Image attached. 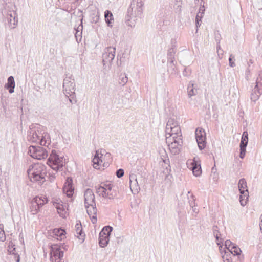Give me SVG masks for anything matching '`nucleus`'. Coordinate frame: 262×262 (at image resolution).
Instances as JSON below:
<instances>
[{
    "label": "nucleus",
    "instance_id": "1",
    "mask_svg": "<svg viewBox=\"0 0 262 262\" xmlns=\"http://www.w3.org/2000/svg\"><path fill=\"white\" fill-rule=\"evenodd\" d=\"M143 6L144 3L142 0L131 2L125 18V22L127 26L130 27L135 26L137 18L141 17Z\"/></svg>",
    "mask_w": 262,
    "mask_h": 262
},
{
    "label": "nucleus",
    "instance_id": "2",
    "mask_svg": "<svg viewBox=\"0 0 262 262\" xmlns=\"http://www.w3.org/2000/svg\"><path fill=\"white\" fill-rule=\"evenodd\" d=\"M41 128L38 124L31 125L28 133V139L32 142L39 143L42 146H47L50 143L49 135L45 132H42Z\"/></svg>",
    "mask_w": 262,
    "mask_h": 262
},
{
    "label": "nucleus",
    "instance_id": "3",
    "mask_svg": "<svg viewBox=\"0 0 262 262\" xmlns=\"http://www.w3.org/2000/svg\"><path fill=\"white\" fill-rule=\"evenodd\" d=\"M27 172L32 182H36L41 185L46 181L47 169L46 166L43 164L37 163L30 165L27 170Z\"/></svg>",
    "mask_w": 262,
    "mask_h": 262
},
{
    "label": "nucleus",
    "instance_id": "4",
    "mask_svg": "<svg viewBox=\"0 0 262 262\" xmlns=\"http://www.w3.org/2000/svg\"><path fill=\"white\" fill-rule=\"evenodd\" d=\"M48 164L56 173L58 170L63 167L62 158L60 157L55 150H52L50 157L48 159Z\"/></svg>",
    "mask_w": 262,
    "mask_h": 262
},
{
    "label": "nucleus",
    "instance_id": "5",
    "mask_svg": "<svg viewBox=\"0 0 262 262\" xmlns=\"http://www.w3.org/2000/svg\"><path fill=\"white\" fill-rule=\"evenodd\" d=\"M113 229L112 227L105 226L101 230L98 238V243L100 247L105 248L107 246L110 241L111 233Z\"/></svg>",
    "mask_w": 262,
    "mask_h": 262
},
{
    "label": "nucleus",
    "instance_id": "6",
    "mask_svg": "<svg viewBox=\"0 0 262 262\" xmlns=\"http://www.w3.org/2000/svg\"><path fill=\"white\" fill-rule=\"evenodd\" d=\"M75 87L74 79L71 76L67 75L63 82V91L64 95L68 97H72L75 94Z\"/></svg>",
    "mask_w": 262,
    "mask_h": 262
},
{
    "label": "nucleus",
    "instance_id": "7",
    "mask_svg": "<svg viewBox=\"0 0 262 262\" xmlns=\"http://www.w3.org/2000/svg\"><path fill=\"white\" fill-rule=\"evenodd\" d=\"M28 153L32 158L38 160L45 159L48 156L46 149L40 146H30Z\"/></svg>",
    "mask_w": 262,
    "mask_h": 262
},
{
    "label": "nucleus",
    "instance_id": "8",
    "mask_svg": "<svg viewBox=\"0 0 262 262\" xmlns=\"http://www.w3.org/2000/svg\"><path fill=\"white\" fill-rule=\"evenodd\" d=\"M48 202V199L45 196H35L31 201V212L33 214H36L39 208Z\"/></svg>",
    "mask_w": 262,
    "mask_h": 262
},
{
    "label": "nucleus",
    "instance_id": "9",
    "mask_svg": "<svg viewBox=\"0 0 262 262\" xmlns=\"http://www.w3.org/2000/svg\"><path fill=\"white\" fill-rule=\"evenodd\" d=\"M63 256V251L60 246L54 244L51 246L50 260L52 262H60Z\"/></svg>",
    "mask_w": 262,
    "mask_h": 262
},
{
    "label": "nucleus",
    "instance_id": "10",
    "mask_svg": "<svg viewBox=\"0 0 262 262\" xmlns=\"http://www.w3.org/2000/svg\"><path fill=\"white\" fill-rule=\"evenodd\" d=\"M248 143V133L247 130L243 132L241 142L239 143V157L241 159H244L245 157L246 152V147Z\"/></svg>",
    "mask_w": 262,
    "mask_h": 262
},
{
    "label": "nucleus",
    "instance_id": "11",
    "mask_svg": "<svg viewBox=\"0 0 262 262\" xmlns=\"http://www.w3.org/2000/svg\"><path fill=\"white\" fill-rule=\"evenodd\" d=\"M89 13L90 20L92 23L96 24L100 19V13L95 5L90 4L86 9Z\"/></svg>",
    "mask_w": 262,
    "mask_h": 262
},
{
    "label": "nucleus",
    "instance_id": "12",
    "mask_svg": "<svg viewBox=\"0 0 262 262\" xmlns=\"http://www.w3.org/2000/svg\"><path fill=\"white\" fill-rule=\"evenodd\" d=\"M116 48L109 47L105 49V52L102 54V62L103 66L108 63H111L114 60L115 55Z\"/></svg>",
    "mask_w": 262,
    "mask_h": 262
},
{
    "label": "nucleus",
    "instance_id": "13",
    "mask_svg": "<svg viewBox=\"0 0 262 262\" xmlns=\"http://www.w3.org/2000/svg\"><path fill=\"white\" fill-rule=\"evenodd\" d=\"M54 205L56 208L58 213L63 218L66 217L67 210H68V204L63 202L60 199L56 200L54 202Z\"/></svg>",
    "mask_w": 262,
    "mask_h": 262
},
{
    "label": "nucleus",
    "instance_id": "14",
    "mask_svg": "<svg viewBox=\"0 0 262 262\" xmlns=\"http://www.w3.org/2000/svg\"><path fill=\"white\" fill-rule=\"evenodd\" d=\"M9 26L11 29L16 27L18 23L17 14L15 11H9L7 14Z\"/></svg>",
    "mask_w": 262,
    "mask_h": 262
},
{
    "label": "nucleus",
    "instance_id": "15",
    "mask_svg": "<svg viewBox=\"0 0 262 262\" xmlns=\"http://www.w3.org/2000/svg\"><path fill=\"white\" fill-rule=\"evenodd\" d=\"M63 191L68 197H71L73 195L74 189L73 187V181L71 178H67L63 187Z\"/></svg>",
    "mask_w": 262,
    "mask_h": 262
},
{
    "label": "nucleus",
    "instance_id": "16",
    "mask_svg": "<svg viewBox=\"0 0 262 262\" xmlns=\"http://www.w3.org/2000/svg\"><path fill=\"white\" fill-rule=\"evenodd\" d=\"M84 205H90L95 203V195L90 188L86 189L84 193Z\"/></svg>",
    "mask_w": 262,
    "mask_h": 262
},
{
    "label": "nucleus",
    "instance_id": "17",
    "mask_svg": "<svg viewBox=\"0 0 262 262\" xmlns=\"http://www.w3.org/2000/svg\"><path fill=\"white\" fill-rule=\"evenodd\" d=\"M88 214L90 217L92 218L93 223L97 221L96 213L97 208L96 207V203L90 204V205H84Z\"/></svg>",
    "mask_w": 262,
    "mask_h": 262
},
{
    "label": "nucleus",
    "instance_id": "18",
    "mask_svg": "<svg viewBox=\"0 0 262 262\" xmlns=\"http://www.w3.org/2000/svg\"><path fill=\"white\" fill-rule=\"evenodd\" d=\"M195 177H200L202 172L201 164L197 161H194L191 163V167L190 168Z\"/></svg>",
    "mask_w": 262,
    "mask_h": 262
},
{
    "label": "nucleus",
    "instance_id": "19",
    "mask_svg": "<svg viewBox=\"0 0 262 262\" xmlns=\"http://www.w3.org/2000/svg\"><path fill=\"white\" fill-rule=\"evenodd\" d=\"M102 154H99L98 150L95 151V154L94 156V158L92 161L93 163V166L94 168L96 169H100L101 168L99 166L100 162H102Z\"/></svg>",
    "mask_w": 262,
    "mask_h": 262
},
{
    "label": "nucleus",
    "instance_id": "20",
    "mask_svg": "<svg viewBox=\"0 0 262 262\" xmlns=\"http://www.w3.org/2000/svg\"><path fill=\"white\" fill-rule=\"evenodd\" d=\"M52 236L57 240L61 241L66 237V231L61 228H55L52 231Z\"/></svg>",
    "mask_w": 262,
    "mask_h": 262
},
{
    "label": "nucleus",
    "instance_id": "21",
    "mask_svg": "<svg viewBox=\"0 0 262 262\" xmlns=\"http://www.w3.org/2000/svg\"><path fill=\"white\" fill-rule=\"evenodd\" d=\"M168 146L171 154L173 155H177L181 151L182 143H176L174 142H171Z\"/></svg>",
    "mask_w": 262,
    "mask_h": 262
},
{
    "label": "nucleus",
    "instance_id": "22",
    "mask_svg": "<svg viewBox=\"0 0 262 262\" xmlns=\"http://www.w3.org/2000/svg\"><path fill=\"white\" fill-rule=\"evenodd\" d=\"M262 94L261 89L258 88V84L256 83L253 90H252L251 94V100L255 102L259 98V96Z\"/></svg>",
    "mask_w": 262,
    "mask_h": 262
},
{
    "label": "nucleus",
    "instance_id": "23",
    "mask_svg": "<svg viewBox=\"0 0 262 262\" xmlns=\"http://www.w3.org/2000/svg\"><path fill=\"white\" fill-rule=\"evenodd\" d=\"M15 86L14 77L12 76H10L8 77L7 80V83L5 84V88L8 90L10 93L14 92V89Z\"/></svg>",
    "mask_w": 262,
    "mask_h": 262
},
{
    "label": "nucleus",
    "instance_id": "24",
    "mask_svg": "<svg viewBox=\"0 0 262 262\" xmlns=\"http://www.w3.org/2000/svg\"><path fill=\"white\" fill-rule=\"evenodd\" d=\"M104 19L107 26L112 27L114 23V17L111 11L106 10L104 12Z\"/></svg>",
    "mask_w": 262,
    "mask_h": 262
},
{
    "label": "nucleus",
    "instance_id": "25",
    "mask_svg": "<svg viewBox=\"0 0 262 262\" xmlns=\"http://www.w3.org/2000/svg\"><path fill=\"white\" fill-rule=\"evenodd\" d=\"M80 24L79 26L75 30L76 32L75 33V37L78 43H79L82 40V17L79 18Z\"/></svg>",
    "mask_w": 262,
    "mask_h": 262
},
{
    "label": "nucleus",
    "instance_id": "26",
    "mask_svg": "<svg viewBox=\"0 0 262 262\" xmlns=\"http://www.w3.org/2000/svg\"><path fill=\"white\" fill-rule=\"evenodd\" d=\"M167 72L170 75H176L177 74L176 62L167 61Z\"/></svg>",
    "mask_w": 262,
    "mask_h": 262
},
{
    "label": "nucleus",
    "instance_id": "27",
    "mask_svg": "<svg viewBox=\"0 0 262 262\" xmlns=\"http://www.w3.org/2000/svg\"><path fill=\"white\" fill-rule=\"evenodd\" d=\"M240 193L239 195V202L241 206H245L247 203L249 197V191L248 190H245Z\"/></svg>",
    "mask_w": 262,
    "mask_h": 262
},
{
    "label": "nucleus",
    "instance_id": "28",
    "mask_svg": "<svg viewBox=\"0 0 262 262\" xmlns=\"http://www.w3.org/2000/svg\"><path fill=\"white\" fill-rule=\"evenodd\" d=\"M229 251L230 252V253H231L233 257L237 256V260L240 259V255L241 253H242V250L237 245L232 246V247L229 250Z\"/></svg>",
    "mask_w": 262,
    "mask_h": 262
},
{
    "label": "nucleus",
    "instance_id": "29",
    "mask_svg": "<svg viewBox=\"0 0 262 262\" xmlns=\"http://www.w3.org/2000/svg\"><path fill=\"white\" fill-rule=\"evenodd\" d=\"M238 187L239 192L248 190L247 188V182L244 178L241 179L238 183Z\"/></svg>",
    "mask_w": 262,
    "mask_h": 262
},
{
    "label": "nucleus",
    "instance_id": "30",
    "mask_svg": "<svg viewBox=\"0 0 262 262\" xmlns=\"http://www.w3.org/2000/svg\"><path fill=\"white\" fill-rule=\"evenodd\" d=\"M212 230L216 241H219V239H223L224 238V236L223 234L221 233L219 231V228L217 226H213Z\"/></svg>",
    "mask_w": 262,
    "mask_h": 262
},
{
    "label": "nucleus",
    "instance_id": "31",
    "mask_svg": "<svg viewBox=\"0 0 262 262\" xmlns=\"http://www.w3.org/2000/svg\"><path fill=\"white\" fill-rule=\"evenodd\" d=\"M75 236L80 239V236L82 235V224L80 221H78L75 227Z\"/></svg>",
    "mask_w": 262,
    "mask_h": 262
},
{
    "label": "nucleus",
    "instance_id": "32",
    "mask_svg": "<svg viewBox=\"0 0 262 262\" xmlns=\"http://www.w3.org/2000/svg\"><path fill=\"white\" fill-rule=\"evenodd\" d=\"M196 140L206 138V133L204 129L198 128L195 130Z\"/></svg>",
    "mask_w": 262,
    "mask_h": 262
},
{
    "label": "nucleus",
    "instance_id": "33",
    "mask_svg": "<svg viewBox=\"0 0 262 262\" xmlns=\"http://www.w3.org/2000/svg\"><path fill=\"white\" fill-rule=\"evenodd\" d=\"M187 93L189 98L196 95V93L194 91V83L192 81H190L188 84Z\"/></svg>",
    "mask_w": 262,
    "mask_h": 262
},
{
    "label": "nucleus",
    "instance_id": "34",
    "mask_svg": "<svg viewBox=\"0 0 262 262\" xmlns=\"http://www.w3.org/2000/svg\"><path fill=\"white\" fill-rule=\"evenodd\" d=\"M176 50H174L173 48H170L167 52V61L172 62L175 61L174 54L176 53Z\"/></svg>",
    "mask_w": 262,
    "mask_h": 262
},
{
    "label": "nucleus",
    "instance_id": "35",
    "mask_svg": "<svg viewBox=\"0 0 262 262\" xmlns=\"http://www.w3.org/2000/svg\"><path fill=\"white\" fill-rule=\"evenodd\" d=\"M129 181H130V188L132 189V187L133 186H135V187L137 186V187H138V188H136V190L138 191V189H140V187H139L138 183V181L137 180L136 175L134 174H133L132 175H130Z\"/></svg>",
    "mask_w": 262,
    "mask_h": 262
},
{
    "label": "nucleus",
    "instance_id": "36",
    "mask_svg": "<svg viewBox=\"0 0 262 262\" xmlns=\"http://www.w3.org/2000/svg\"><path fill=\"white\" fill-rule=\"evenodd\" d=\"M198 145V147L200 150H202L205 148L206 145V138L196 140Z\"/></svg>",
    "mask_w": 262,
    "mask_h": 262
},
{
    "label": "nucleus",
    "instance_id": "37",
    "mask_svg": "<svg viewBox=\"0 0 262 262\" xmlns=\"http://www.w3.org/2000/svg\"><path fill=\"white\" fill-rule=\"evenodd\" d=\"M96 191L100 196H102L103 198L106 195V189H105L104 187H102L101 185H99L96 187Z\"/></svg>",
    "mask_w": 262,
    "mask_h": 262
},
{
    "label": "nucleus",
    "instance_id": "38",
    "mask_svg": "<svg viewBox=\"0 0 262 262\" xmlns=\"http://www.w3.org/2000/svg\"><path fill=\"white\" fill-rule=\"evenodd\" d=\"M105 193L106 195H105L104 198H108L111 200L113 199L117 195L116 191L113 188L111 191H107Z\"/></svg>",
    "mask_w": 262,
    "mask_h": 262
},
{
    "label": "nucleus",
    "instance_id": "39",
    "mask_svg": "<svg viewBox=\"0 0 262 262\" xmlns=\"http://www.w3.org/2000/svg\"><path fill=\"white\" fill-rule=\"evenodd\" d=\"M172 138V141L176 143H183L182 134L174 135L171 136Z\"/></svg>",
    "mask_w": 262,
    "mask_h": 262
},
{
    "label": "nucleus",
    "instance_id": "40",
    "mask_svg": "<svg viewBox=\"0 0 262 262\" xmlns=\"http://www.w3.org/2000/svg\"><path fill=\"white\" fill-rule=\"evenodd\" d=\"M170 130L172 132V136L177 134H182L180 127L178 125H177V126H172L171 128H170Z\"/></svg>",
    "mask_w": 262,
    "mask_h": 262
},
{
    "label": "nucleus",
    "instance_id": "41",
    "mask_svg": "<svg viewBox=\"0 0 262 262\" xmlns=\"http://www.w3.org/2000/svg\"><path fill=\"white\" fill-rule=\"evenodd\" d=\"M222 258L223 259H225V258H233L232 257H231V253H230V252L228 250H227L226 249H224L223 250V254H222Z\"/></svg>",
    "mask_w": 262,
    "mask_h": 262
},
{
    "label": "nucleus",
    "instance_id": "42",
    "mask_svg": "<svg viewBox=\"0 0 262 262\" xmlns=\"http://www.w3.org/2000/svg\"><path fill=\"white\" fill-rule=\"evenodd\" d=\"M102 187H104L105 189H106V191H111L112 190L113 188V185L111 183H102L100 184Z\"/></svg>",
    "mask_w": 262,
    "mask_h": 262
},
{
    "label": "nucleus",
    "instance_id": "43",
    "mask_svg": "<svg viewBox=\"0 0 262 262\" xmlns=\"http://www.w3.org/2000/svg\"><path fill=\"white\" fill-rule=\"evenodd\" d=\"M182 5V0H176V2L174 4V7L176 10V12H180L181 7Z\"/></svg>",
    "mask_w": 262,
    "mask_h": 262
},
{
    "label": "nucleus",
    "instance_id": "44",
    "mask_svg": "<svg viewBox=\"0 0 262 262\" xmlns=\"http://www.w3.org/2000/svg\"><path fill=\"white\" fill-rule=\"evenodd\" d=\"M236 245L235 244L232 243L230 240H226L225 242V248L224 249L228 250L232 247V246Z\"/></svg>",
    "mask_w": 262,
    "mask_h": 262
},
{
    "label": "nucleus",
    "instance_id": "45",
    "mask_svg": "<svg viewBox=\"0 0 262 262\" xmlns=\"http://www.w3.org/2000/svg\"><path fill=\"white\" fill-rule=\"evenodd\" d=\"M166 125L168 126L172 127L177 126V125H178V123L177 121H176L174 119L169 118L167 122Z\"/></svg>",
    "mask_w": 262,
    "mask_h": 262
},
{
    "label": "nucleus",
    "instance_id": "46",
    "mask_svg": "<svg viewBox=\"0 0 262 262\" xmlns=\"http://www.w3.org/2000/svg\"><path fill=\"white\" fill-rule=\"evenodd\" d=\"M202 17H201V16H199V13H197L196 15V18H195V26H196V32L198 31V28L199 27H200L201 25V19H202Z\"/></svg>",
    "mask_w": 262,
    "mask_h": 262
},
{
    "label": "nucleus",
    "instance_id": "47",
    "mask_svg": "<svg viewBox=\"0 0 262 262\" xmlns=\"http://www.w3.org/2000/svg\"><path fill=\"white\" fill-rule=\"evenodd\" d=\"M170 128H171V127L168 126L167 125L166 126L165 132L166 136V140H168L169 138L172 136V132L170 130Z\"/></svg>",
    "mask_w": 262,
    "mask_h": 262
},
{
    "label": "nucleus",
    "instance_id": "48",
    "mask_svg": "<svg viewBox=\"0 0 262 262\" xmlns=\"http://www.w3.org/2000/svg\"><path fill=\"white\" fill-rule=\"evenodd\" d=\"M214 38L216 41V44H220L221 39V36L220 34L219 31L216 30L214 32Z\"/></svg>",
    "mask_w": 262,
    "mask_h": 262
},
{
    "label": "nucleus",
    "instance_id": "49",
    "mask_svg": "<svg viewBox=\"0 0 262 262\" xmlns=\"http://www.w3.org/2000/svg\"><path fill=\"white\" fill-rule=\"evenodd\" d=\"M6 239V236L3 227L0 225V241L4 242Z\"/></svg>",
    "mask_w": 262,
    "mask_h": 262
},
{
    "label": "nucleus",
    "instance_id": "50",
    "mask_svg": "<svg viewBox=\"0 0 262 262\" xmlns=\"http://www.w3.org/2000/svg\"><path fill=\"white\" fill-rule=\"evenodd\" d=\"M124 170L122 168H120L116 171V175L118 178H121L124 176Z\"/></svg>",
    "mask_w": 262,
    "mask_h": 262
},
{
    "label": "nucleus",
    "instance_id": "51",
    "mask_svg": "<svg viewBox=\"0 0 262 262\" xmlns=\"http://www.w3.org/2000/svg\"><path fill=\"white\" fill-rule=\"evenodd\" d=\"M216 244L219 246V250L220 251V253L223 254V250H222L223 246L224 245L223 242H224V239H219V241H216Z\"/></svg>",
    "mask_w": 262,
    "mask_h": 262
},
{
    "label": "nucleus",
    "instance_id": "52",
    "mask_svg": "<svg viewBox=\"0 0 262 262\" xmlns=\"http://www.w3.org/2000/svg\"><path fill=\"white\" fill-rule=\"evenodd\" d=\"M119 80H120L119 81V83L122 84V85H124L125 84L127 83L128 81V77L126 76V75H125L120 78Z\"/></svg>",
    "mask_w": 262,
    "mask_h": 262
},
{
    "label": "nucleus",
    "instance_id": "53",
    "mask_svg": "<svg viewBox=\"0 0 262 262\" xmlns=\"http://www.w3.org/2000/svg\"><path fill=\"white\" fill-rule=\"evenodd\" d=\"M233 60H235L234 56L233 55H232V54H231L230 55V57L229 58V66L232 68L235 66V64Z\"/></svg>",
    "mask_w": 262,
    "mask_h": 262
},
{
    "label": "nucleus",
    "instance_id": "54",
    "mask_svg": "<svg viewBox=\"0 0 262 262\" xmlns=\"http://www.w3.org/2000/svg\"><path fill=\"white\" fill-rule=\"evenodd\" d=\"M190 196L192 198V200H189V204L191 207L193 208V207L195 206V196L193 194H191Z\"/></svg>",
    "mask_w": 262,
    "mask_h": 262
},
{
    "label": "nucleus",
    "instance_id": "55",
    "mask_svg": "<svg viewBox=\"0 0 262 262\" xmlns=\"http://www.w3.org/2000/svg\"><path fill=\"white\" fill-rule=\"evenodd\" d=\"M14 245H9L8 246V251L10 254H14V251H15V248L14 247Z\"/></svg>",
    "mask_w": 262,
    "mask_h": 262
},
{
    "label": "nucleus",
    "instance_id": "56",
    "mask_svg": "<svg viewBox=\"0 0 262 262\" xmlns=\"http://www.w3.org/2000/svg\"><path fill=\"white\" fill-rule=\"evenodd\" d=\"M205 12V8L204 5L200 7L199 9V12L198 13H201L200 16H201V17H203V15L204 14Z\"/></svg>",
    "mask_w": 262,
    "mask_h": 262
},
{
    "label": "nucleus",
    "instance_id": "57",
    "mask_svg": "<svg viewBox=\"0 0 262 262\" xmlns=\"http://www.w3.org/2000/svg\"><path fill=\"white\" fill-rule=\"evenodd\" d=\"M49 175H50V177H49L50 181L51 182H53L56 177L55 173H53V172H52V173H49Z\"/></svg>",
    "mask_w": 262,
    "mask_h": 262
},
{
    "label": "nucleus",
    "instance_id": "58",
    "mask_svg": "<svg viewBox=\"0 0 262 262\" xmlns=\"http://www.w3.org/2000/svg\"><path fill=\"white\" fill-rule=\"evenodd\" d=\"M260 79H259V78H257L256 84H258V88L261 89V91H262V82L261 81Z\"/></svg>",
    "mask_w": 262,
    "mask_h": 262
},
{
    "label": "nucleus",
    "instance_id": "59",
    "mask_svg": "<svg viewBox=\"0 0 262 262\" xmlns=\"http://www.w3.org/2000/svg\"><path fill=\"white\" fill-rule=\"evenodd\" d=\"M223 260L224 262H236V260L234 261L233 258H225Z\"/></svg>",
    "mask_w": 262,
    "mask_h": 262
},
{
    "label": "nucleus",
    "instance_id": "60",
    "mask_svg": "<svg viewBox=\"0 0 262 262\" xmlns=\"http://www.w3.org/2000/svg\"><path fill=\"white\" fill-rule=\"evenodd\" d=\"M236 162L237 163L238 168L240 169V168L242 167V162L241 161H239L238 159H237L236 160Z\"/></svg>",
    "mask_w": 262,
    "mask_h": 262
},
{
    "label": "nucleus",
    "instance_id": "61",
    "mask_svg": "<svg viewBox=\"0 0 262 262\" xmlns=\"http://www.w3.org/2000/svg\"><path fill=\"white\" fill-rule=\"evenodd\" d=\"M183 75L184 76H187L188 75V72H187V69L185 68L184 71H183Z\"/></svg>",
    "mask_w": 262,
    "mask_h": 262
},
{
    "label": "nucleus",
    "instance_id": "62",
    "mask_svg": "<svg viewBox=\"0 0 262 262\" xmlns=\"http://www.w3.org/2000/svg\"><path fill=\"white\" fill-rule=\"evenodd\" d=\"M258 78H259V79L260 80H262V71L259 72Z\"/></svg>",
    "mask_w": 262,
    "mask_h": 262
},
{
    "label": "nucleus",
    "instance_id": "63",
    "mask_svg": "<svg viewBox=\"0 0 262 262\" xmlns=\"http://www.w3.org/2000/svg\"><path fill=\"white\" fill-rule=\"evenodd\" d=\"M14 255H16V261L19 262V261H20L19 256L18 254H15V253H14Z\"/></svg>",
    "mask_w": 262,
    "mask_h": 262
},
{
    "label": "nucleus",
    "instance_id": "64",
    "mask_svg": "<svg viewBox=\"0 0 262 262\" xmlns=\"http://www.w3.org/2000/svg\"><path fill=\"white\" fill-rule=\"evenodd\" d=\"M109 166V164L108 163H103V165H102V167L104 168V167H108Z\"/></svg>",
    "mask_w": 262,
    "mask_h": 262
}]
</instances>
